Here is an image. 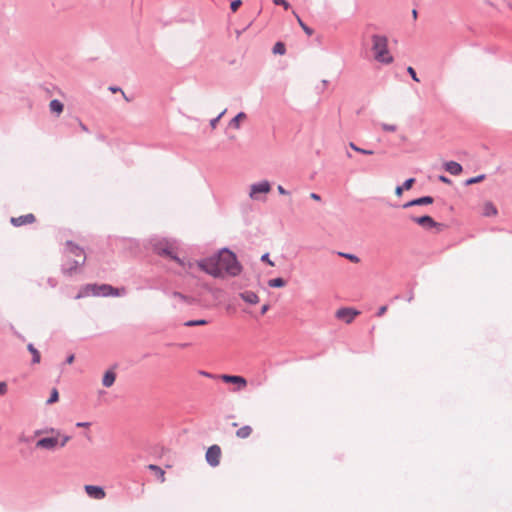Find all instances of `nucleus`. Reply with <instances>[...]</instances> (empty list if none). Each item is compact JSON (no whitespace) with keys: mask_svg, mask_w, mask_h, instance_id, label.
Wrapping results in <instances>:
<instances>
[{"mask_svg":"<svg viewBox=\"0 0 512 512\" xmlns=\"http://www.w3.org/2000/svg\"><path fill=\"white\" fill-rule=\"evenodd\" d=\"M80 126L83 131H86V132L88 131L87 127L83 123H80Z\"/></svg>","mask_w":512,"mask_h":512,"instance_id":"obj_48","label":"nucleus"},{"mask_svg":"<svg viewBox=\"0 0 512 512\" xmlns=\"http://www.w3.org/2000/svg\"><path fill=\"white\" fill-rule=\"evenodd\" d=\"M27 348L33 356L32 362L34 364L40 363V360H41L40 352L32 344H28Z\"/></svg>","mask_w":512,"mask_h":512,"instance_id":"obj_24","label":"nucleus"},{"mask_svg":"<svg viewBox=\"0 0 512 512\" xmlns=\"http://www.w3.org/2000/svg\"><path fill=\"white\" fill-rule=\"evenodd\" d=\"M445 170L452 175H459L463 169L459 163L455 161H449L445 163Z\"/></svg>","mask_w":512,"mask_h":512,"instance_id":"obj_16","label":"nucleus"},{"mask_svg":"<svg viewBox=\"0 0 512 512\" xmlns=\"http://www.w3.org/2000/svg\"><path fill=\"white\" fill-rule=\"evenodd\" d=\"M285 45L282 42H277L273 47V53L274 54H280L283 55L285 53Z\"/></svg>","mask_w":512,"mask_h":512,"instance_id":"obj_28","label":"nucleus"},{"mask_svg":"<svg viewBox=\"0 0 512 512\" xmlns=\"http://www.w3.org/2000/svg\"><path fill=\"white\" fill-rule=\"evenodd\" d=\"M73 361H74V355H70V356L67 358V360H66V362H67L68 364H72V363H73Z\"/></svg>","mask_w":512,"mask_h":512,"instance_id":"obj_46","label":"nucleus"},{"mask_svg":"<svg viewBox=\"0 0 512 512\" xmlns=\"http://www.w3.org/2000/svg\"><path fill=\"white\" fill-rule=\"evenodd\" d=\"M35 221H36V217L32 213H28L26 215H22L19 217H12L10 219L11 224L15 227L33 224Z\"/></svg>","mask_w":512,"mask_h":512,"instance_id":"obj_13","label":"nucleus"},{"mask_svg":"<svg viewBox=\"0 0 512 512\" xmlns=\"http://www.w3.org/2000/svg\"><path fill=\"white\" fill-rule=\"evenodd\" d=\"M407 72L409 73V75L412 77V79H413L414 81H416V82H419V81H420V80H419V78L417 77V74H416V72H415V70H414V68H413V67L409 66V67L407 68Z\"/></svg>","mask_w":512,"mask_h":512,"instance_id":"obj_36","label":"nucleus"},{"mask_svg":"<svg viewBox=\"0 0 512 512\" xmlns=\"http://www.w3.org/2000/svg\"><path fill=\"white\" fill-rule=\"evenodd\" d=\"M208 322L204 319L200 320H190L185 322V326L192 327V326H203L206 325Z\"/></svg>","mask_w":512,"mask_h":512,"instance_id":"obj_30","label":"nucleus"},{"mask_svg":"<svg viewBox=\"0 0 512 512\" xmlns=\"http://www.w3.org/2000/svg\"><path fill=\"white\" fill-rule=\"evenodd\" d=\"M433 202H434V199L431 196H424V197H421V198H418V199H415V200L405 203L403 205V208H408V207L416 206V205H429V204H432Z\"/></svg>","mask_w":512,"mask_h":512,"instance_id":"obj_15","label":"nucleus"},{"mask_svg":"<svg viewBox=\"0 0 512 512\" xmlns=\"http://www.w3.org/2000/svg\"><path fill=\"white\" fill-rule=\"evenodd\" d=\"M125 293V288H114L111 285L108 284H87L79 290L78 294L76 295V299H81L89 296H121Z\"/></svg>","mask_w":512,"mask_h":512,"instance_id":"obj_3","label":"nucleus"},{"mask_svg":"<svg viewBox=\"0 0 512 512\" xmlns=\"http://www.w3.org/2000/svg\"><path fill=\"white\" fill-rule=\"evenodd\" d=\"M242 1L241 0H234L230 4V8L233 12H236L238 8L241 6Z\"/></svg>","mask_w":512,"mask_h":512,"instance_id":"obj_35","label":"nucleus"},{"mask_svg":"<svg viewBox=\"0 0 512 512\" xmlns=\"http://www.w3.org/2000/svg\"><path fill=\"white\" fill-rule=\"evenodd\" d=\"M372 51L376 61L384 64H391L393 56L388 49V38L384 35L375 34L371 37Z\"/></svg>","mask_w":512,"mask_h":512,"instance_id":"obj_4","label":"nucleus"},{"mask_svg":"<svg viewBox=\"0 0 512 512\" xmlns=\"http://www.w3.org/2000/svg\"><path fill=\"white\" fill-rule=\"evenodd\" d=\"M174 296L178 297V298H181V299L184 298L180 293H174Z\"/></svg>","mask_w":512,"mask_h":512,"instance_id":"obj_50","label":"nucleus"},{"mask_svg":"<svg viewBox=\"0 0 512 512\" xmlns=\"http://www.w3.org/2000/svg\"><path fill=\"white\" fill-rule=\"evenodd\" d=\"M387 309H388V307L386 305L381 306L377 312V316L381 317L382 315H384L386 313Z\"/></svg>","mask_w":512,"mask_h":512,"instance_id":"obj_40","label":"nucleus"},{"mask_svg":"<svg viewBox=\"0 0 512 512\" xmlns=\"http://www.w3.org/2000/svg\"><path fill=\"white\" fill-rule=\"evenodd\" d=\"M115 380H116V373L113 370H108L105 372V374L103 376L102 384L105 387H111L114 384Z\"/></svg>","mask_w":512,"mask_h":512,"instance_id":"obj_17","label":"nucleus"},{"mask_svg":"<svg viewBox=\"0 0 512 512\" xmlns=\"http://www.w3.org/2000/svg\"><path fill=\"white\" fill-rule=\"evenodd\" d=\"M439 180L443 183H447V184L451 183V181L445 176H439Z\"/></svg>","mask_w":512,"mask_h":512,"instance_id":"obj_44","label":"nucleus"},{"mask_svg":"<svg viewBox=\"0 0 512 512\" xmlns=\"http://www.w3.org/2000/svg\"><path fill=\"white\" fill-rule=\"evenodd\" d=\"M221 454H222L221 448L218 445H212L208 448L205 457H206L207 462L211 466L216 467L220 463Z\"/></svg>","mask_w":512,"mask_h":512,"instance_id":"obj_9","label":"nucleus"},{"mask_svg":"<svg viewBox=\"0 0 512 512\" xmlns=\"http://www.w3.org/2000/svg\"><path fill=\"white\" fill-rule=\"evenodd\" d=\"M58 400H59L58 390L56 388H53L52 391H51V395H50L49 399L47 400V404L48 405L54 404Z\"/></svg>","mask_w":512,"mask_h":512,"instance_id":"obj_27","label":"nucleus"},{"mask_svg":"<svg viewBox=\"0 0 512 512\" xmlns=\"http://www.w3.org/2000/svg\"><path fill=\"white\" fill-rule=\"evenodd\" d=\"M381 128L386 132H395L397 130V126L395 124L383 123L381 124Z\"/></svg>","mask_w":512,"mask_h":512,"instance_id":"obj_32","label":"nucleus"},{"mask_svg":"<svg viewBox=\"0 0 512 512\" xmlns=\"http://www.w3.org/2000/svg\"><path fill=\"white\" fill-rule=\"evenodd\" d=\"M268 285L273 288H281L286 285V282L282 278H274L268 281Z\"/></svg>","mask_w":512,"mask_h":512,"instance_id":"obj_25","label":"nucleus"},{"mask_svg":"<svg viewBox=\"0 0 512 512\" xmlns=\"http://www.w3.org/2000/svg\"><path fill=\"white\" fill-rule=\"evenodd\" d=\"M8 387L6 382H0V396H3L7 393Z\"/></svg>","mask_w":512,"mask_h":512,"instance_id":"obj_39","label":"nucleus"},{"mask_svg":"<svg viewBox=\"0 0 512 512\" xmlns=\"http://www.w3.org/2000/svg\"><path fill=\"white\" fill-rule=\"evenodd\" d=\"M415 182L414 178L407 179L402 186H397L395 189V194L400 197L404 190H409L412 188Z\"/></svg>","mask_w":512,"mask_h":512,"instance_id":"obj_20","label":"nucleus"},{"mask_svg":"<svg viewBox=\"0 0 512 512\" xmlns=\"http://www.w3.org/2000/svg\"><path fill=\"white\" fill-rule=\"evenodd\" d=\"M220 379L225 383L235 384L239 391L245 389L247 386V380L242 376L223 374L220 376Z\"/></svg>","mask_w":512,"mask_h":512,"instance_id":"obj_10","label":"nucleus"},{"mask_svg":"<svg viewBox=\"0 0 512 512\" xmlns=\"http://www.w3.org/2000/svg\"><path fill=\"white\" fill-rule=\"evenodd\" d=\"M121 93H122V95H123L124 99H125L126 101H129V99L127 98V96L125 95V93H124L123 91H121Z\"/></svg>","mask_w":512,"mask_h":512,"instance_id":"obj_51","label":"nucleus"},{"mask_svg":"<svg viewBox=\"0 0 512 512\" xmlns=\"http://www.w3.org/2000/svg\"><path fill=\"white\" fill-rule=\"evenodd\" d=\"M84 490H85L86 494L92 499L102 500L106 497L105 490L100 486L85 485Z\"/></svg>","mask_w":512,"mask_h":512,"instance_id":"obj_12","label":"nucleus"},{"mask_svg":"<svg viewBox=\"0 0 512 512\" xmlns=\"http://www.w3.org/2000/svg\"><path fill=\"white\" fill-rule=\"evenodd\" d=\"M269 309V304H264L261 309V314L264 315Z\"/></svg>","mask_w":512,"mask_h":512,"instance_id":"obj_45","label":"nucleus"},{"mask_svg":"<svg viewBox=\"0 0 512 512\" xmlns=\"http://www.w3.org/2000/svg\"><path fill=\"white\" fill-rule=\"evenodd\" d=\"M253 433V428L250 425H245L236 431V436L240 439H247Z\"/></svg>","mask_w":512,"mask_h":512,"instance_id":"obj_19","label":"nucleus"},{"mask_svg":"<svg viewBox=\"0 0 512 512\" xmlns=\"http://www.w3.org/2000/svg\"><path fill=\"white\" fill-rule=\"evenodd\" d=\"M66 246H67V250L70 254L80 258V260L74 261V264H75L74 266H71L65 270V272L67 274L71 275L72 272L75 271L77 266H81L84 264L86 257H85L83 250L81 248H79L77 245L73 244L72 242L68 241L66 243Z\"/></svg>","mask_w":512,"mask_h":512,"instance_id":"obj_6","label":"nucleus"},{"mask_svg":"<svg viewBox=\"0 0 512 512\" xmlns=\"http://www.w3.org/2000/svg\"><path fill=\"white\" fill-rule=\"evenodd\" d=\"M296 18H297V21H298V24L300 25V27L304 30V32L311 36L313 34V30L311 28H309L302 20L301 18L296 15Z\"/></svg>","mask_w":512,"mask_h":512,"instance_id":"obj_29","label":"nucleus"},{"mask_svg":"<svg viewBox=\"0 0 512 512\" xmlns=\"http://www.w3.org/2000/svg\"><path fill=\"white\" fill-rule=\"evenodd\" d=\"M261 260H262V261H264V262H266L267 264H269V265H270V266H272V267H273V266H275V263H274L272 260H270V258H269V254H268V253L264 254V255L261 257Z\"/></svg>","mask_w":512,"mask_h":512,"instance_id":"obj_38","label":"nucleus"},{"mask_svg":"<svg viewBox=\"0 0 512 512\" xmlns=\"http://www.w3.org/2000/svg\"><path fill=\"white\" fill-rule=\"evenodd\" d=\"M35 436L51 434L50 437H43L36 442V448L54 451L56 448H63L71 440L69 435L61 433L55 428L39 429L34 432Z\"/></svg>","mask_w":512,"mask_h":512,"instance_id":"obj_2","label":"nucleus"},{"mask_svg":"<svg viewBox=\"0 0 512 512\" xmlns=\"http://www.w3.org/2000/svg\"><path fill=\"white\" fill-rule=\"evenodd\" d=\"M198 266L215 278H223L225 275L237 276L242 270L236 255L228 249H222L217 255L201 260Z\"/></svg>","mask_w":512,"mask_h":512,"instance_id":"obj_1","label":"nucleus"},{"mask_svg":"<svg viewBox=\"0 0 512 512\" xmlns=\"http://www.w3.org/2000/svg\"><path fill=\"white\" fill-rule=\"evenodd\" d=\"M310 198L315 200V201H320L321 200L320 195H318L317 193H311L310 194Z\"/></svg>","mask_w":512,"mask_h":512,"instance_id":"obj_42","label":"nucleus"},{"mask_svg":"<svg viewBox=\"0 0 512 512\" xmlns=\"http://www.w3.org/2000/svg\"><path fill=\"white\" fill-rule=\"evenodd\" d=\"M359 314L360 312L353 308H340L336 311L335 316L337 319L350 324Z\"/></svg>","mask_w":512,"mask_h":512,"instance_id":"obj_8","label":"nucleus"},{"mask_svg":"<svg viewBox=\"0 0 512 512\" xmlns=\"http://www.w3.org/2000/svg\"><path fill=\"white\" fill-rule=\"evenodd\" d=\"M76 426L82 427V428H88V427H90V423L89 422H78V423H76Z\"/></svg>","mask_w":512,"mask_h":512,"instance_id":"obj_41","label":"nucleus"},{"mask_svg":"<svg viewBox=\"0 0 512 512\" xmlns=\"http://www.w3.org/2000/svg\"><path fill=\"white\" fill-rule=\"evenodd\" d=\"M225 113H226V109H224L216 118H214L210 121V126L212 129H215L217 127L219 120L223 117V115Z\"/></svg>","mask_w":512,"mask_h":512,"instance_id":"obj_31","label":"nucleus"},{"mask_svg":"<svg viewBox=\"0 0 512 512\" xmlns=\"http://www.w3.org/2000/svg\"><path fill=\"white\" fill-rule=\"evenodd\" d=\"M240 297L249 304H257L259 302L258 295L252 291L243 292L240 294Z\"/></svg>","mask_w":512,"mask_h":512,"instance_id":"obj_18","label":"nucleus"},{"mask_svg":"<svg viewBox=\"0 0 512 512\" xmlns=\"http://www.w3.org/2000/svg\"><path fill=\"white\" fill-rule=\"evenodd\" d=\"M277 190H278V192H279L281 195H287V194H288V192H287V191H286V190H285L281 185H279V186L277 187Z\"/></svg>","mask_w":512,"mask_h":512,"instance_id":"obj_43","label":"nucleus"},{"mask_svg":"<svg viewBox=\"0 0 512 512\" xmlns=\"http://www.w3.org/2000/svg\"><path fill=\"white\" fill-rule=\"evenodd\" d=\"M417 13H416V10H413V16L416 17Z\"/></svg>","mask_w":512,"mask_h":512,"instance_id":"obj_52","label":"nucleus"},{"mask_svg":"<svg viewBox=\"0 0 512 512\" xmlns=\"http://www.w3.org/2000/svg\"><path fill=\"white\" fill-rule=\"evenodd\" d=\"M158 254L161 256H166L176 262L179 266L185 267V263L182 259H180L172 246H165L163 248L158 249Z\"/></svg>","mask_w":512,"mask_h":512,"instance_id":"obj_11","label":"nucleus"},{"mask_svg":"<svg viewBox=\"0 0 512 512\" xmlns=\"http://www.w3.org/2000/svg\"><path fill=\"white\" fill-rule=\"evenodd\" d=\"M246 118V114L244 112L238 113L231 121L230 126L238 129L240 127L241 121H243Z\"/></svg>","mask_w":512,"mask_h":512,"instance_id":"obj_23","label":"nucleus"},{"mask_svg":"<svg viewBox=\"0 0 512 512\" xmlns=\"http://www.w3.org/2000/svg\"><path fill=\"white\" fill-rule=\"evenodd\" d=\"M411 220L415 223H417L418 225H420L421 227L425 228V229H432V228H436L437 230H442L443 228V225L441 223H438L436 221H434V219L430 216H421V217H411Z\"/></svg>","mask_w":512,"mask_h":512,"instance_id":"obj_7","label":"nucleus"},{"mask_svg":"<svg viewBox=\"0 0 512 512\" xmlns=\"http://www.w3.org/2000/svg\"><path fill=\"white\" fill-rule=\"evenodd\" d=\"M275 5L283 6L285 10L290 8L289 3L286 0H272Z\"/></svg>","mask_w":512,"mask_h":512,"instance_id":"obj_34","label":"nucleus"},{"mask_svg":"<svg viewBox=\"0 0 512 512\" xmlns=\"http://www.w3.org/2000/svg\"><path fill=\"white\" fill-rule=\"evenodd\" d=\"M484 175H479L477 177H474V178H471L469 180H467V184L470 185V184H474V183H478L480 181H482L484 179Z\"/></svg>","mask_w":512,"mask_h":512,"instance_id":"obj_37","label":"nucleus"},{"mask_svg":"<svg viewBox=\"0 0 512 512\" xmlns=\"http://www.w3.org/2000/svg\"><path fill=\"white\" fill-rule=\"evenodd\" d=\"M481 213L485 217H494L497 215L498 210L492 202L487 201L482 205Z\"/></svg>","mask_w":512,"mask_h":512,"instance_id":"obj_14","label":"nucleus"},{"mask_svg":"<svg viewBox=\"0 0 512 512\" xmlns=\"http://www.w3.org/2000/svg\"><path fill=\"white\" fill-rule=\"evenodd\" d=\"M50 111L57 115H60L63 112L64 105L57 99H54L49 104Z\"/></svg>","mask_w":512,"mask_h":512,"instance_id":"obj_21","label":"nucleus"},{"mask_svg":"<svg viewBox=\"0 0 512 512\" xmlns=\"http://www.w3.org/2000/svg\"><path fill=\"white\" fill-rule=\"evenodd\" d=\"M109 90H110L111 92H113V93H116V92H118V91H120V92L122 91L120 88H116V87H110V88H109Z\"/></svg>","mask_w":512,"mask_h":512,"instance_id":"obj_47","label":"nucleus"},{"mask_svg":"<svg viewBox=\"0 0 512 512\" xmlns=\"http://www.w3.org/2000/svg\"><path fill=\"white\" fill-rule=\"evenodd\" d=\"M339 255L347 258L348 260H350L353 263H358L360 261L359 258L353 254L339 253Z\"/></svg>","mask_w":512,"mask_h":512,"instance_id":"obj_33","label":"nucleus"},{"mask_svg":"<svg viewBox=\"0 0 512 512\" xmlns=\"http://www.w3.org/2000/svg\"><path fill=\"white\" fill-rule=\"evenodd\" d=\"M349 146L351 149H353L354 151L361 153V154L372 155L374 153L372 150H366V149H362V148L356 146L353 142H350Z\"/></svg>","mask_w":512,"mask_h":512,"instance_id":"obj_26","label":"nucleus"},{"mask_svg":"<svg viewBox=\"0 0 512 512\" xmlns=\"http://www.w3.org/2000/svg\"><path fill=\"white\" fill-rule=\"evenodd\" d=\"M271 191V184L267 180L250 185L249 197L251 200H260L261 195H266Z\"/></svg>","mask_w":512,"mask_h":512,"instance_id":"obj_5","label":"nucleus"},{"mask_svg":"<svg viewBox=\"0 0 512 512\" xmlns=\"http://www.w3.org/2000/svg\"><path fill=\"white\" fill-rule=\"evenodd\" d=\"M148 469L155 473V475L158 477L161 483L165 482V471L161 467L154 464H150L148 466Z\"/></svg>","mask_w":512,"mask_h":512,"instance_id":"obj_22","label":"nucleus"},{"mask_svg":"<svg viewBox=\"0 0 512 512\" xmlns=\"http://www.w3.org/2000/svg\"><path fill=\"white\" fill-rule=\"evenodd\" d=\"M202 375H204L206 377H210V378L213 377L210 373H207V372H202Z\"/></svg>","mask_w":512,"mask_h":512,"instance_id":"obj_49","label":"nucleus"}]
</instances>
